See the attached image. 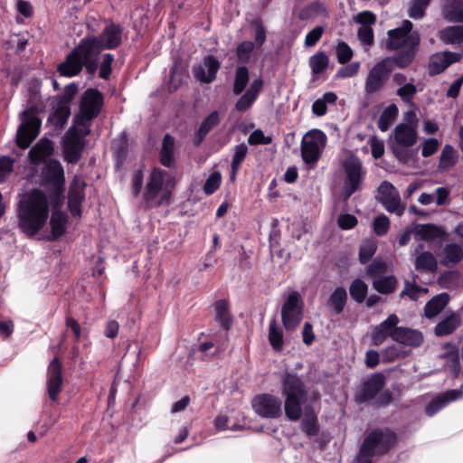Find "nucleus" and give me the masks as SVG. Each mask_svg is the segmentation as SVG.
<instances>
[{
    "label": "nucleus",
    "mask_w": 463,
    "mask_h": 463,
    "mask_svg": "<svg viewBox=\"0 0 463 463\" xmlns=\"http://www.w3.org/2000/svg\"><path fill=\"white\" fill-rule=\"evenodd\" d=\"M214 308L216 312V318L221 323L222 326L229 329L232 318L229 312V304L224 299H220L215 302Z\"/></svg>",
    "instance_id": "obj_40"
},
{
    "label": "nucleus",
    "mask_w": 463,
    "mask_h": 463,
    "mask_svg": "<svg viewBox=\"0 0 463 463\" xmlns=\"http://www.w3.org/2000/svg\"><path fill=\"white\" fill-rule=\"evenodd\" d=\"M449 297L447 293H441L432 298L425 306L424 312L428 318H432L439 314L447 306Z\"/></svg>",
    "instance_id": "obj_29"
},
{
    "label": "nucleus",
    "mask_w": 463,
    "mask_h": 463,
    "mask_svg": "<svg viewBox=\"0 0 463 463\" xmlns=\"http://www.w3.org/2000/svg\"><path fill=\"white\" fill-rule=\"evenodd\" d=\"M377 249V244L373 240H367L364 241L359 250V260L364 264L368 262L371 258L374 255Z\"/></svg>",
    "instance_id": "obj_47"
},
{
    "label": "nucleus",
    "mask_w": 463,
    "mask_h": 463,
    "mask_svg": "<svg viewBox=\"0 0 463 463\" xmlns=\"http://www.w3.org/2000/svg\"><path fill=\"white\" fill-rule=\"evenodd\" d=\"M175 151V139L169 134H166L162 142V147L160 150V162L163 165L170 167L173 165Z\"/></svg>",
    "instance_id": "obj_32"
},
{
    "label": "nucleus",
    "mask_w": 463,
    "mask_h": 463,
    "mask_svg": "<svg viewBox=\"0 0 463 463\" xmlns=\"http://www.w3.org/2000/svg\"><path fill=\"white\" fill-rule=\"evenodd\" d=\"M71 115V105L58 100L53 113V120L57 126L62 127Z\"/></svg>",
    "instance_id": "obj_44"
},
{
    "label": "nucleus",
    "mask_w": 463,
    "mask_h": 463,
    "mask_svg": "<svg viewBox=\"0 0 463 463\" xmlns=\"http://www.w3.org/2000/svg\"><path fill=\"white\" fill-rule=\"evenodd\" d=\"M417 91V88L411 80L408 84L398 88L396 90V95L400 97L403 102L411 103Z\"/></svg>",
    "instance_id": "obj_50"
},
{
    "label": "nucleus",
    "mask_w": 463,
    "mask_h": 463,
    "mask_svg": "<svg viewBox=\"0 0 463 463\" xmlns=\"http://www.w3.org/2000/svg\"><path fill=\"white\" fill-rule=\"evenodd\" d=\"M222 175L219 172L212 173L203 185V191L206 194H213L221 185Z\"/></svg>",
    "instance_id": "obj_53"
},
{
    "label": "nucleus",
    "mask_w": 463,
    "mask_h": 463,
    "mask_svg": "<svg viewBox=\"0 0 463 463\" xmlns=\"http://www.w3.org/2000/svg\"><path fill=\"white\" fill-rule=\"evenodd\" d=\"M463 398V392L461 390L453 389L449 390L436 395L430 400V402L425 407V413L431 417L438 411L448 406L449 403L458 401Z\"/></svg>",
    "instance_id": "obj_20"
},
{
    "label": "nucleus",
    "mask_w": 463,
    "mask_h": 463,
    "mask_svg": "<svg viewBox=\"0 0 463 463\" xmlns=\"http://www.w3.org/2000/svg\"><path fill=\"white\" fill-rule=\"evenodd\" d=\"M337 224L343 230H349L357 224V219L353 214H342L337 219Z\"/></svg>",
    "instance_id": "obj_62"
},
{
    "label": "nucleus",
    "mask_w": 463,
    "mask_h": 463,
    "mask_svg": "<svg viewBox=\"0 0 463 463\" xmlns=\"http://www.w3.org/2000/svg\"><path fill=\"white\" fill-rule=\"evenodd\" d=\"M62 389L61 364L57 357L50 363L47 371V392L50 399L55 402Z\"/></svg>",
    "instance_id": "obj_19"
},
{
    "label": "nucleus",
    "mask_w": 463,
    "mask_h": 463,
    "mask_svg": "<svg viewBox=\"0 0 463 463\" xmlns=\"http://www.w3.org/2000/svg\"><path fill=\"white\" fill-rule=\"evenodd\" d=\"M457 159L458 154L455 148L451 145H445L439 157V167L441 170H448L456 165Z\"/></svg>",
    "instance_id": "obj_38"
},
{
    "label": "nucleus",
    "mask_w": 463,
    "mask_h": 463,
    "mask_svg": "<svg viewBox=\"0 0 463 463\" xmlns=\"http://www.w3.org/2000/svg\"><path fill=\"white\" fill-rule=\"evenodd\" d=\"M342 166L345 176L344 194L345 198H349L353 194L362 189L366 173L362 161L353 155L344 160Z\"/></svg>",
    "instance_id": "obj_10"
},
{
    "label": "nucleus",
    "mask_w": 463,
    "mask_h": 463,
    "mask_svg": "<svg viewBox=\"0 0 463 463\" xmlns=\"http://www.w3.org/2000/svg\"><path fill=\"white\" fill-rule=\"evenodd\" d=\"M396 442V434L389 429H377L371 431L361 445L357 456L358 462L372 463L374 456L387 453Z\"/></svg>",
    "instance_id": "obj_5"
},
{
    "label": "nucleus",
    "mask_w": 463,
    "mask_h": 463,
    "mask_svg": "<svg viewBox=\"0 0 463 463\" xmlns=\"http://www.w3.org/2000/svg\"><path fill=\"white\" fill-rule=\"evenodd\" d=\"M413 24L405 20L399 28L388 32L386 48L389 51H402L395 56H392L396 66L403 69L409 66L415 58L420 43L418 33L411 32Z\"/></svg>",
    "instance_id": "obj_3"
},
{
    "label": "nucleus",
    "mask_w": 463,
    "mask_h": 463,
    "mask_svg": "<svg viewBox=\"0 0 463 463\" xmlns=\"http://www.w3.org/2000/svg\"><path fill=\"white\" fill-rule=\"evenodd\" d=\"M281 393L285 397V413L290 420H298L302 415V404L307 400L303 381L295 373H287L282 380Z\"/></svg>",
    "instance_id": "obj_4"
},
{
    "label": "nucleus",
    "mask_w": 463,
    "mask_h": 463,
    "mask_svg": "<svg viewBox=\"0 0 463 463\" xmlns=\"http://www.w3.org/2000/svg\"><path fill=\"white\" fill-rule=\"evenodd\" d=\"M347 292L345 288L337 287L330 295L328 305L333 308L335 314H340L346 304Z\"/></svg>",
    "instance_id": "obj_35"
},
{
    "label": "nucleus",
    "mask_w": 463,
    "mask_h": 463,
    "mask_svg": "<svg viewBox=\"0 0 463 463\" xmlns=\"http://www.w3.org/2000/svg\"><path fill=\"white\" fill-rule=\"evenodd\" d=\"M398 114L396 105L392 104L383 109L378 120V128L381 131H386L393 123Z\"/></svg>",
    "instance_id": "obj_41"
},
{
    "label": "nucleus",
    "mask_w": 463,
    "mask_h": 463,
    "mask_svg": "<svg viewBox=\"0 0 463 463\" xmlns=\"http://www.w3.org/2000/svg\"><path fill=\"white\" fill-rule=\"evenodd\" d=\"M253 411L260 417L276 419L282 414L281 400L269 393L256 395L251 402Z\"/></svg>",
    "instance_id": "obj_14"
},
{
    "label": "nucleus",
    "mask_w": 463,
    "mask_h": 463,
    "mask_svg": "<svg viewBox=\"0 0 463 463\" xmlns=\"http://www.w3.org/2000/svg\"><path fill=\"white\" fill-rule=\"evenodd\" d=\"M357 34L363 44L370 46L373 43V32L371 26H361Z\"/></svg>",
    "instance_id": "obj_60"
},
{
    "label": "nucleus",
    "mask_w": 463,
    "mask_h": 463,
    "mask_svg": "<svg viewBox=\"0 0 463 463\" xmlns=\"http://www.w3.org/2000/svg\"><path fill=\"white\" fill-rule=\"evenodd\" d=\"M326 134L319 129L307 132L301 140V156L307 165L316 164L320 158L326 144Z\"/></svg>",
    "instance_id": "obj_11"
},
{
    "label": "nucleus",
    "mask_w": 463,
    "mask_h": 463,
    "mask_svg": "<svg viewBox=\"0 0 463 463\" xmlns=\"http://www.w3.org/2000/svg\"><path fill=\"white\" fill-rule=\"evenodd\" d=\"M221 62L213 55L205 56L202 62L193 68L194 78L203 83H211L216 79Z\"/></svg>",
    "instance_id": "obj_18"
},
{
    "label": "nucleus",
    "mask_w": 463,
    "mask_h": 463,
    "mask_svg": "<svg viewBox=\"0 0 463 463\" xmlns=\"http://www.w3.org/2000/svg\"><path fill=\"white\" fill-rule=\"evenodd\" d=\"M220 122L219 114L217 111L212 112L201 124L194 139V145L199 146L205 136Z\"/></svg>",
    "instance_id": "obj_30"
},
{
    "label": "nucleus",
    "mask_w": 463,
    "mask_h": 463,
    "mask_svg": "<svg viewBox=\"0 0 463 463\" xmlns=\"http://www.w3.org/2000/svg\"><path fill=\"white\" fill-rule=\"evenodd\" d=\"M399 321V317L395 314H392L380 325L376 326L372 334L373 345H382L388 336L392 337L393 340L394 333L399 327L397 326Z\"/></svg>",
    "instance_id": "obj_21"
},
{
    "label": "nucleus",
    "mask_w": 463,
    "mask_h": 463,
    "mask_svg": "<svg viewBox=\"0 0 463 463\" xmlns=\"http://www.w3.org/2000/svg\"><path fill=\"white\" fill-rule=\"evenodd\" d=\"M257 99L252 95L245 92L236 102L235 109L238 111H245L247 110L256 100Z\"/></svg>",
    "instance_id": "obj_63"
},
{
    "label": "nucleus",
    "mask_w": 463,
    "mask_h": 463,
    "mask_svg": "<svg viewBox=\"0 0 463 463\" xmlns=\"http://www.w3.org/2000/svg\"><path fill=\"white\" fill-rule=\"evenodd\" d=\"M49 203L47 196L40 190H33L25 194L18 206L20 229L29 236L36 234L49 218Z\"/></svg>",
    "instance_id": "obj_2"
},
{
    "label": "nucleus",
    "mask_w": 463,
    "mask_h": 463,
    "mask_svg": "<svg viewBox=\"0 0 463 463\" xmlns=\"http://www.w3.org/2000/svg\"><path fill=\"white\" fill-rule=\"evenodd\" d=\"M253 49L254 43L249 41L242 42L239 44L236 50L238 61L241 63L248 62L250 59Z\"/></svg>",
    "instance_id": "obj_52"
},
{
    "label": "nucleus",
    "mask_w": 463,
    "mask_h": 463,
    "mask_svg": "<svg viewBox=\"0 0 463 463\" xmlns=\"http://www.w3.org/2000/svg\"><path fill=\"white\" fill-rule=\"evenodd\" d=\"M67 215L62 212H53L51 217L50 224L52 228V233L54 238L61 236L66 228Z\"/></svg>",
    "instance_id": "obj_39"
},
{
    "label": "nucleus",
    "mask_w": 463,
    "mask_h": 463,
    "mask_svg": "<svg viewBox=\"0 0 463 463\" xmlns=\"http://www.w3.org/2000/svg\"><path fill=\"white\" fill-rule=\"evenodd\" d=\"M103 106V96L96 89L86 90L80 99L79 112L74 117V124L90 126L92 119L97 118Z\"/></svg>",
    "instance_id": "obj_6"
},
{
    "label": "nucleus",
    "mask_w": 463,
    "mask_h": 463,
    "mask_svg": "<svg viewBox=\"0 0 463 463\" xmlns=\"http://www.w3.org/2000/svg\"><path fill=\"white\" fill-rule=\"evenodd\" d=\"M390 227V221L387 216L380 215L376 217L373 221V232L379 235L383 236L387 233Z\"/></svg>",
    "instance_id": "obj_55"
},
{
    "label": "nucleus",
    "mask_w": 463,
    "mask_h": 463,
    "mask_svg": "<svg viewBox=\"0 0 463 463\" xmlns=\"http://www.w3.org/2000/svg\"><path fill=\"white\" fill-rule=\"evenodd\" d=\"M269 342L275 351H280L283 348V330L278 325L275 318L271 319L269 326Z\"/></svg>",
    "instance_id": "obj_36"
},
{
    "label": "nucleus",
    "mask_w": 463,
    "mask_h": 463,
    "mask_svg": "<svg viewBox=\"0 0 463 463\" xmlns=\"http://www.w3.org/2000/svg\"><path fill=\"white\" fill-rule=\"evenodd\" d=\"M430 0H412L408 14L412 19H420L425 14V10Z\"/></svg>",
    "instance_id": "obj_48"
},
{
    "label": "nucleus",
    "mask_w": 463,
    "mask_h": 463,
    "mask_svg": "<svg viewBox=\"0 0 463 463\" xmlns=\"http://www.w3.org/2000/svg\"><path fill=\"white\" fill-rule=\"evenodd\" d=\"M461 54L452 52H438L430 57L429 62V72L430 75L439 74L450 64L458 61Z\"/></svg>",
    "instance_id": "obj_22"
},
{
    "label": "nucleus",
    "mask_w": 463,
    "mask_h": 463,
    "mask_svg": "<svg viewBox=\"0 0 463 463\" xmlns=\"http://www.w3.org/2000/svg\"><path fill=\"white\" fill-rule=\"evenodd\" d=\"M301 430L307 436H315L318 433L317 418L313 413H307L301 422Z\"/></svg>",
    "instance_id": "obj_49"
},
{
    "label": "nucleus",
    "mask_w": 463,
    "mask_h": 463,
    "mask_svg": "<svg viewBox=\"0 0 463 463\" xmlns=\"http://www.w3.org/2000/svg\"><path fill=\"white\" fill-rule=\"evenodd\" d=\"M123 27L118 24H108L99 36L85 37L58 66L61 76L73 77L80 72L83 65L90 74L99 66V55L102 50H113L122 43Z\"/></svg>",
    "instance_id": "obj_1"
},
{
    "label": "nucleus",
    "mask_w": 463,
    "mask_h": 463,
    "mask_svg": "<svg viewBox=\"0 0 463 463\" xmlns=\"http://www.w3.org/2000/svg\"><path fill=\"white\" fill-rule=\"evenodd\" d=\"M41 128V120L29 110L23 114V122L16 134V143L21 148H27L36 138Z\"/></svg>",
    "instance_id": "obj_13"
},
{
    "label": "nucleus",
    "mask_w": 463,
    "mask_h": 463,
    "mask_svg": "<svg viewBox=\"0 0 463 463\" xmlns=\"http://www.w3.org/2000/svg\"><path fill=\"white\" fill-rule=\"evenodd\" d=\"M423 248L422 245H419L415 249V269L417 270H427V271H434L437 269V260L434 255L430 251H423L420 253Z\"/></svg>",
    "instance_id": "obj_27"
},
{
    "label": "nucleus",
    "mask_w": 463,
    "mask_h": 463,
    "mask_svg": "<svg viewBox=\"0 0 463 463\" xmlns=\"http://www.w3.org/2000/svg\"><path fill=\"white\" fill-rule=\"evenodd\" d=\"M46 176L52 180L57 189L64 184V171L60 162L51 161L46 166Z\"/></svg>",
    "instance_id": "obj_34"
},
{
    "label": "nucleus",
    "mask_w": 463,
    "mask_h": 463,
    "mask_svg": "<svg viewBox=\"0 0 463 463\" xmlns=\"http://www.w3.org/2000/svg\"><path fill=\"white\" fill-rule=\"evenodd\" d=\"M328 62V57L323 52H317L309 60V65L314 74H319L323 72L327 68Z\"/></svg>",
    "instance_id": "obj_45"
},
{
    "label": "nucleus",
    "mask_w": 463,
    "mask_h": 463,
    "mask_svg": "<svg viewBox=\"0 0 463 463\" xmlns=\"http://www.w3.org/2000/svg\"><path fill=\"white\" fill-rule=\"evenodd\" d=\"M439 142L436 138H428L422 144L421 155L429 157L438 151Z\"/></svg>",
    "instance_id": "obj_58"
},
{
    "label": "nucleus",
    "mask_w": 463,
    "mask_h": 463,
    "mask_svg": "<svg viewBox=\"0 0 463 463\" xmlns=\"http://www.w3.org/2000/svg\"><path fill=\"white\" fill-rule=\"evenodd\" d=\"M360 69V62L354 61L352 62L345 67H342L337 71V77L345 79V78H351L355 76Z\"/></svg>",
    "instance_id": "obj_57"
},
{
    "label": "nucleus",
    "mask_w": 463,
    "mask_h": 463,
    "mask_svg": "<svg viewBox=\"0 0 463 463\" xmlns=\"http://www.w3.org/2000/svg\"><path fill=\"white\" fill-rule=\"evenodd\" d=\"M443 16L449 22H463V0H444Z\"/></svg>",
    "instance_id": "obj_28"
},
{
    "label": "nucleus",
    "mask_w": 463,
    "mask_h": 463,
    "mask_svg": "<svg viewBox=\"0 0 463 463\" xmlns=\"http://www.w3.org/2000/svg\"><path fill=\"white\" fill-rule=\"evenodd\" d=\"M248 142L250 145H269L272 142L271 137L264 136L260 129L254 130L249 137Z\"/></svg>",
    "instance_id": "obj_56"
},
{
    "label": "nucleus",
    "mask_w": 463,
    "mask_h": 463,
    "mask_svg": "<svg viewBox=\"0 0 463 463\" xmlns=\"http://www.w3.org/2000/svg\"><path fill=\"white\" fill-rule=\"evenodd\" d=\"M393 341L403 345L417 347L423 342V335L416 329L399 326L394 333Z\"/></svg>",
    "instance_id": "obj_24"
},
{
    "label": "nucleus",
    "mask_w": 463,
    "mask_h": 463,
    "mask_svg": "<svg viewBox=\"0 0 463 463\" xmlns=\"http://www.w3.org/2000/svg\"><path fill=\"white\" fill-rule=\"evenodd\" d=\"M247 154H248V146L244 143L237 145L234 147V153H233L232 165H231L232 168H234V170H236V168H240V166H241L242 161L245 159Z\"/></svg>",
    "instance_id": "obj_54"
},
{
    "label": "nucleus",
    "mask_w": 463,
    "mask_h": 463,
    "mask_svg": "<svg viewBox=\"0 0 463 463\" xmlns=\"http://www.w3.org/2000/svg\"><path fill=\"white\" fill-rule=\"evenodd\" d=\"M378 194L379 201L389 213L398 216L403 214L404 207L401 203L400 194L390 182L383 181L378 188Z\"/></svg>",
    "instance_id": "obj_16"
},
{
    "label": "nucleus",
    "mask_w": 463,
    "mask_h": 463,
    "mask_svg": "<svg viewBox=\"0 0 463 463\" xmlns=\"http://www.w3.org/2000/svg\"><path fill=\"white\" fill-rule=\"evenodd\" d=\"M249 82V71L245 66L236 69L232 91L235 95L241 94Z\"/></svg>",
    "instance_id": "obj_42"
},
{
    "label": "nucleus",
    "mask_w": 463,
    "mask_h": 463,
    "mask_svg": "<svg viewBox=\"0 0 463 463\" xmlns=\"http://www.w3.org/2000/svg\"><path fill=\"white\" fill-rule=\"evenodd\" d=\"M460 325V317L458 314H451L441 320L435 326V334L437 335H448L453 333Z\"/></svg>",
    "instance_id": "obj_33"
},
{
    "label": "nucleus",
    "mask_w": 463,
    "mask_h": 463,
    "mask_svg": "<svg viewBox=\"0 0 463 463\" xmlns=\"http://www.w3.org/2000/svg\"><path fill=\"white\" fill-rule=\"evenodd\" d=\"M385 376L377 373L366 379L355 394V402L358 403L366 402L373 399L385 385Z\"/></svg>",
    "instance_id": "obj_17"
},
{
    "label": "nucleus",
    "mask_w": 463,
    "mask_h": 463,
    "mask_svg": "<svg viewBox=\"0 0 463 463\" xmlns=\"http://www.w3.org/2000/svg\"><path fill=\"white\" fill-rule=\"evenodd\" d=\"M405 118L408 122L397 125L394 129V143L412 146L417 141L418 119L413 111H408Z\"/></svg>",
    "instance_id": "obj_15"
},
{
    "label": "nucleus",
    "mask_w": 463,
    "mask_h": 463,
    "mask_svg": "<svg viewBox=\"0 0 463 463\" xmlns=\"http://www.w3.org/2000/svg\"><path fill=\"white\" fill-rule=\"evenodd\" d=\"M393 59L384 58L369 70L364 81L365 94L373 95L383 90L393 71Z\"/></svg>",
    "instance_id": "obj_9"
},
{
    "label": "nucleus",
    "mask_w": 463,
    "mask_h": 463,
    "mask_svg": "<svg viewBox=\"0 0 463 463\" xmlns=\"http://www.w3.org/2000/svg\"><path fill=\"white\" fill-rule=\"evenodd\" d=\"M396 280L393 277H381L373 281V288L382 294H388L394 290Z\"/></svg>",
    "instance_id": "obj_46"
},
{
    "label": "nucleus",
    "mask_w": 463,
    "mask_h": 463,
    "mask_svg": "<svg viewBox=\"0 0 463 463\" xmlns=\"http://www.w3.org/2000/svg\"><path fill=\"white\" fill-rule=\"evenodd\" d=\"M335 54L337 61L340 64H345L353 58L354 52L346 43L340 42L335 47Z\"/></svg>",
    "instance_id": "obj_51"
},
{
    "label": "nucleus",
    "mask_w": 463,
    "mask_h": 463,
    "mask_svg": "<svg viewBox=\"0 0 463 463\" xmlns=\"http://www.w3.org/2000/svg\"><path fill=\"white\" fill-rule=\"evenodd\" d=\"M90 133V126L71 127L62 137L64 159L69 163H77L85 146V137Z\"/></svg>",
    "instance_id": "obj_8"
},
{
    "label": "nucleus",
    "mask_w": 463,
    "mask_h": 463,
    "mask_svg": "<svg viewBox=\"0 0 463 463\" xmlns=\"http://www.w3.org/2000/svg\"><path fill=\"white\" fill-rule=\"evenodd\" d=\"M368 291L367 285L361 279H354L349 288V292L354 300L357 303L364 301Z\"/></svg>",
    "instance_id": "obj_43"
},
{
    "label": "nucleus",
    "mask_w": 463,
    "mask_h": 463,
    "mask_svg": "<svg viewBox=\"0 0 463 463\" xmlns=\"http://www.w3.org/2000/svg\"><path fill=\"white\" fill-rule=\"evenodd\" d=\"M53 151L52 142L47 138H42L30 150L29 158L32 163L39 164L52 155Z\"/></svg>",
    "instance_id": "obj_26"
},
{
    "label": "nucleus",
    "mask_w": 463,
    "mask_h": 463,
    "mask_svg": "<svg viewBox=\"0 0 463 463\" xmlns=\"http://www.w3.org/2000/svg\"><path fill=\"white\" fill-rule=\"evenodd\" d=\"M324 33V27L317 26L312 29L305 38L306 46H314L320 40Z\"/></svg>",
    "instance_id": "obj_61"
},
{
    "label": "nucleus",
    "mask_w": 463,
    "mask_h": 463,
    "mask_svg": "<svg viewBox=\"0 0 463 463\" xmlns=\"http://www.w3.org/2000/svg\"><path fill=\"white\" fill-rule=\"evenodd\" d=\"M85 183L79 177H75L71 184L69 191V207L71 213L74 217L81 215V203L84 199Z\"/></svg>",
    "instance_id": "obj_23"
},
{
    "label": "nucleus",
    "mask_w": 463,
    "mask_h": 463,
    "mask_svg": "<svg viewBox=\"0 0 463 463\" xmlns=\"http://www.w3.org/2000/svg\"><path fill=\"white\" fill-rule=\"evenodd\" d=\"M440 40L447 44L463 42V25L449 26L440 32Z\"/></svg>",
    "instance_id": "obj_37"
},
{
    "label": "nucleus",
    "mask_w": 463,
    "mask_h": 463,
    "mask_svg": "<svg viewBox=\"0 0 463 463\" xmlns=\"http://www.w3.org/2000/svg\"><path fill=\"white\" fill-rule=\"evenodd\" d=\"M413 233L423 241H432L443 235V231L434 224H418L413 229Z\"/></svg>",
    "instance_id": "obj_31"
},
{
    "label": "nucleus",
    "mask_w": 463,
    "mask_h": 463,
    "mask_svg": "<svg viewBox=\"0 0 463 463\" xmlns=\"http://www.w3.org/2000/svg\"><path fill=\"white\" fill-rule=\"evenodd\" d=\"M283 326L288 331L294 330L303 317V300L297 291L291 292L281 308Z\"/></svg>",
    "instance_id": "obj_12"
},
{
    "label": "nucleus",
    "mask_w": 463,
    "mask_h": 463,
    "mask_svg": "<svg viewBox=\"0 0 463 463\" xmlns=\"http://www.w3.org/2000/svg\"><path fill=\"white\" fill-rule=\"evenodd\" d=\"M369 144L371 146L372 156L378 159L382 157L384 154V145L382 140H379L376 137H371L369 140Z\"/></svg>",
    "instance_id": "obj_64"
},
{
    "label": "nucleus",
    "mask_w": 463,
    "mask_h": 463,
    "mask_svg": "<svg viewBox=\"0 0 463 463\" xmlns=\"http://www.w3.org/2000/svg\"><path fill=\"white\" fill-rule=\"evenodd\" d=\"M171 180L166 171L155 168L148 178L144 192V198L147 203L160 204L166 201L171 194L169 185Z\"/></svg>",
    "instance_id": "obj_7"
},
{
    "label": "nucleus",
    "mask_w": 463,
    "mask_h": 463,
    "mask_svg": "<svg viewBox=\"0 0 463 463\" xmlns=\"http://www.w3.org/2000/svg\"><path fill=\"white\" fill-rule=\"evenodd\" d=\"M114 61V56L111 53H106L100 63L99 77L108 79L111 73V64Z\"/></svg>",
    "instance_id": "obj_59"
},
{
    "label": "nucleus",
    "mask_w": 463,
    "mask_h": 463,
    "mask_svg": "<svg viewBox=\"0 0 463 463\" xmlns=\"http://www.w3.org/2000/svg\"><path fill=\"white\" fill-rule=\"evenodd\" d=\"M463 260V242L458 244L455 242L448 243L441 251V263L452 268Z\"/></svg>",
    "instance_id": "obj_25"
}]
</instances>
